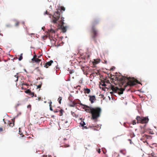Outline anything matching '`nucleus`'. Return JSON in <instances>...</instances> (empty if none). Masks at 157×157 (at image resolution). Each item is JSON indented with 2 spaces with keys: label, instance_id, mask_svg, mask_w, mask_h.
<instances>
[{
  "label": "nucleus",
  "instance_id": "f257e3e1",
  "mask_svg": "<svg viewBox=\"0 0 157 157\" xmlns=\"http://www.w3.org/2000/svg\"><path fill=\"white\" fill-rule=\"evenodd\" d=\"M115 79L116 81H117L120 86L124 85V88H119L118 87L110 84V88L113 91L117 92L118 90H120L118 92L119 94H122L123 91L128 86H133L136 84V83L140 84L141 83L134 78H128L126 77L119 76L118 77L115 76Z\"/></svg>",
  "mask_w": 157,
  "mask_h": 157
},
{
  "label": "nucleus",
  "instance_id": "f03ea898",
  "mask_svg": "<svg viewBox=\"0 0 157 157\" xmlns=\"http://www.w3.org/2000/svg\"><path fill=\"white\" fill-rule=\"evenodd\" d=\"M99 23V21L97 19H94L91 22L92 27L91 32L92 37L94 41L96 40V38L98 35V31L95 29V26L98 24Z\"/></svg>",
  "mask_w": 157,
  "mask_h": 157
},
{
  "label": "nucleus",
  "instance_id": "7ed1b4c3",
  "mask_svg": "<svg viewBox=\"0 0 157 157\" xmlns=\"http://www.w3.org/2000/svg\"><path fill=\"white\" fill-rule=\"evenodd\" d=\"M91 119L93 120H97L101 116V109L99 107H94L91 110Z\"/></svg>",
  "mask_w": 157,
  "mask_h": 157
},
{
  "label": "nucleus",
  "instance_id": "20e7f679",
  "mask_svg": "<svg viewBox=\"0 0 157 157\" xmlns=\"http://www.w3.org/2000/svg\"><path fill=\"white\" fill-rule=\"evenodd\" d=\"M60 9H59L57 10V11L54 13L53 15H52V22L54 24L57 23V21L59 19L60 17V11L61 10L63 11H65V8L63 6L60 7Z\"/></svg>",
  "mask_w": 157,
  "mask_h": 157
},
{
  "label": "nucleus",
  "instance_id": "39448f33",
  "mask_svg": "<svg viewBox=\"0 0 157 157\" xmlns=\"http://www.w3.org/2000/svg\"><path fill=\"white\" fill-rule=\"evenodd\" d=\"M136 119L137 120V123H140L142 124L147 123L149 120L148 117H142L139 116H137Z\"/></svg>",
  "mask_w": 157,
  "mask_h": 157
},
{
  "label": "nucleus",
  "instance_id": "423d86ee",
  "mask_svg": "<svg viewBox=\"0 0 157 157\" xmlns=\"http://www.w3.org/2000/svg\"><path fill=\"white\" fill-rule=\"evenodd\" d=\"M58 140L60 143V145H61V147H70V145L68 144L69 141L66 138L60 137L59 139Z\"/></svg>",
  "mask_w": 157,
  "mask_h": 157
},
{
  "label": "nucleus",
  "instance_id": "0eeeda50",
  "mask_svg": "<svg viewBox=\"0 0 157 157\" xmlns=\"http://www.w3.org/2000/svg\"><path fill=\"white\" fill-rule=\"evenodd\" d=\"M59 125L63 128H67L69 125L68 118L67 117L65 119H62L59 123Z\"/></svg>",
  "mask_w": 157,
  "mask_h": 157
},
{
  "label": "nucleus",
  "instance_id": "6e6552de",
  "mask_svg": "<svg viewBox=\"0 0 157 157\" xmlns=\"http://www.w3.org/2000/svg\"><path fill=\"white\" fill-rule=\"evenodd\" d=\"M88 97L89 98V100L91 103H93L96 100V98L94 95H89Z\"/></svg>",
  "mask_w": 157,
  "mask_h": 157
},
{
  "label": "nucleus",
  "instance_id": "1a4fd4ad",
  "mask_svg": "<svg viewBox=\"0 0 157 157\" xmlns=\"http://www.w3.org/2000/svg\"><path fill=\"white\" fill-rule=\"evenodd\" d=\"M93 107H90L89 106L87 105H85L84 107V109L86 110V111L88 113H91L92 112L91 110H92V108Z\"/></svg>",
  "mask_w": 157,
  "mask_h": 157
},
{
  "label": "nucleus",
  "instance_id": "9d476101",
  "mask_svg": "<svg viewBox=\"0 0 157 157\" xmlns=\"http://www.w3.org/2000/svg\"><path fill=\"white\" fill-rule=\"evenodd\" d=\"M53 62V60H50L49 61L47 62L45 64V65L44 66V67L48 68V67L50 66H51L52 65V64Z\"/></svg>",
  "mask_w": 157,
  "mask_h": 157
},
{
  "label": "nucleus",
  "instance_id": "9b49d317",
  "mask_svg": "<svg viewBox=\"0 0 157 157\" xmlns=\"http://www.w3.org/2000/svg\"><path fill=\"white\" fill-rule=\"evenodd\" d=\"M18 73H17V74L15 75L12 78L13 80L15 82H17L18 80Z\"/></svg>",
  "mask_w": 157,
  "mask_h": 157
},
{
  "label": "nucleus",
  "instance_id": "f8f14e48",
  "mask_svg": "<svg viewBox=\"0 0 157 157\" xmlns=\"http://www.w3.org/2000/svg\"><path fill=\"white\" fill-rule=\"evenodd\" d=\"M12 121V122L9 121L8 123L9 126L11 127H13L14 125V121L13 119Z\"/></svg>",
  "mask_w": 157,
  "mask_h": 157
},
{
  "label": "nucleus",
  "instance_id": "ddd939ff",
  "mask_svg": "<svg viewBox=\"0 0 157 157\" xmlns=\"http://www.w3.org/2000/svg\"><path fill=\"white\" fill-rule=\"evenodd\" d=\"M48 34L49 36H50L51 35V34L53 33L54 34L55 33V31L52 29H50L48 30Z\"/></svg>",
  "mask_w": 157,
  "mask_h": 157
},
{
  "label": "nucleus",
  "instance_id": "4468645a",
  "mask_svg": "<svg viewBox=\"0 0 157 157\" xmlns=\"http://www.w3.org/2000/svg\"><path fill=\"white\" fill-rule=\"evenodd\" d=\"M84 93L85 94H89L90 92V90L88 88H84Z\"/></svg>",
  "mask_w": 157,
  "mask_h": 157
},
{
  "label": "nucleus",
  "instance_id": "2eb2a0df",
  "mask_svg": "<svg viewBox=\"0 0 157 157\" xmlns=\"http://www.w3.org/2000/svg\"><path fill=\"white\" fill-rule=\"evenodd\" d=\"M89 128H90L94 130H98V129L96 128V126L93 125H89Z\"/></svg>",
  "mask_w": 157,
  "mask_h": 157
},
{
  "label": "nucleus",
  "instance_id": "dca6fc26",
  "mask_svg": "<svg viewBox=\"0 0 157 157\" xmlns=\"http://www.w3.org/2000/svg\"><path fill=\"white\" fill-rule=\"evenodd\" d=\"M33 62L36 63H39L41 61V59H39L37 58L35 59L32 60Z\"/></svg>",
  "mask_w": 157,
  "mask_h": 157
},
{
  "label": "nucleus",
  "instance_id": "f3484780",
  "mask_svg": "<svg viewBox=\"0 0 157 157\" xmlns=\"http://www.w3.org/2000/svg\"><path fill=\"white\" fill-rule=\"evenodd\" d=\"M51 42L52 44H55L56 42V39L55 38H53L52 37L51 38H50Z\"/></svg>",
  "mask_w": 157,
  "mask_h": 157
},
{
  "label": "nucleus",
  "instance_id": "a211bd4d",
  "mask_svg": "<svg viewBox=\"0 0 157 157\" xmlns=\"http://www.w3.org/2000/svg\"><path fill=\"white\" fill-rule=\"evenodd\" d=\"M88 68V67H81V69L84 73H85V71L86 72V70H87Z\"/></svg>",
  "mask_w": 157,
  "mask_h": 157
},
{
  "label": "nucleus",
  "instance_id": "6ab92c4d",
  "mask_svg": "<svg viewBox=\"0 0 157 157\" xmlns=\"http://www.w3.org/2000/svg\"><path fill=\"white\" fill-rule=\"evenodd\" d=\"M61 26V29L62 30V31L63 33H65L67 31V29L66 27H64L63 26H63Z\"/></svg>",
  "mask_w": 157,
  "mask_h": 157
},
{
  "label": "nucleus",
  "instance_id": "aec40b11",
  "mask_svg": "<svg viewBox=\"0 0 157 157\" xmlns=\"http://www.w3.org/2000/svg\"><path fill=\"white\" fill-rule=\"evenodd\" d=\"M59 116H62L63 115V113L64 112V110L62 109H60V110H59Z\"/></svg>",
  "mask_w": 157,
  "mask_h": 157
},
{
  "label": "nucleus",
  "instance_id": "412c9836",
  "mask_svg": "<svg viewBox=\"0 0 157 157\" xmlns=\"http://www.w3.org/2000/svg\"><path fill=\"white\" fill-rule=\"evenodd\" d=\"M100 62V61L98 60L94 59L93 62V64L94 65H95L98 64Z\"/></svg>",
  "mask_w": 157,
  "mask_h": 157
},
{
  "label": "nucleus",
  "instance_id": "4be33fe9",
  "mask_svg": "<svg viewBox=\"0 0 157 157\" xmlns=\"http://www.w3.org/2000/svg\"><path fill=\"white\" fill-rule=\"evenodd\" d=\"M64 18L63 17H61V21H60V23L61 24L62 26H63V25H64Z\"/></svg>",
  "mask_w": 157,
  "mask_h": 157
},
{
  "label": "nucleus",
  "instance_id": "5701e85b",
  "mask_svg": "<svg viewBox=\"0 0 157 157\" xmlns=\"http://www.w3.org/2000/svg\"><path fill=\"white\" fill-rule=\"evenodd\" d=\"M71 113L72 115L74 117L76 118H77L78 117V115L76 114L75 112H73L72 111L71 112Z\"/></svg>",
  "mask_w": 157,
  "mask_h": 157
},
{
  "label": "nucleus",
  "instance_id": "b1692460",
  "mask_svg": "<svg viewBox=\"0 0 157 157\" xmlns=\"http://www.w3.org/2000/svg\"><path fill=\"white\" fill-rule=\"evenodd\" d=\"M23 54L21 53L20 54V56H19V57L18 58V60L19 61L23 59L22 57Z\"/></svg>",
  "mask_w": 157,
  "mask_h": 157
},
{
  "label": "nucleus",
  "instance_id": "393cba45",
  "mask_svg": "<svg viewBox=\"0 0 157 157\" xmlns=\"http://www.w3.org/2000/svg\"><path fill=\"white\" fill-rule=\"evenodd\" d=\"M77 104V103L73 101L72 104L70 105L71 107H74L75 106V105Z\"/></svg>",
  "mask_w": 157,
  "mask_h": 157
},
{
  "label": "nucleus",
  "instance_id": "a878e982",
  "mask_svg": "<svg viewBox=\"0 0 157 157\" xmlns=\"http://www.w3.org/2000/svg\"><path fill=\"white\" fill-rule=\"evenodd\" d=\"M62 100V98L61 97H59L58 99V101H59V102L60 104L61 103Z\"/></svg>",
  "mask_w": 157,
  "mask_h": 157
},
{
  "label": "nucleus",
  "instance_id": "bb28decb",
  "mask_svg": "<svg viewBox=\"0 0 157 157\" xmlns=\"http://www.w3.org/2000/svg\"><path fill=\"white\" fill-rule=\"evenodd\" d=\"M80 124H81V126L82 127H83L86 125L84 121H81L80 123Z\"/></svg>",
  "mask_w": 157,
  "mask_h": 157
},
{
  "label": "nucleus",
  "instance_id": "cd10ccee",
  "mask_svg": "<svg viewBox=\"0 0 157 157\" xmlns=\"http://www.w3.org/2000/svg\"><path fill=\"white\" fill-rule=\"evenodd\" d=\"M29 95L31 96L32 97H33L34 96V93L33 92H32L30 91V92L29 94Z\"/></svg>",
  "mask_w": 157,
  "mask_h": 157
},
{
  "label": "nucleus",
  "instance_id": "c85d7f7f",
  "mask_svg": "<svg viewBox=\"0 0 157 157\" xmlns=\"http://www.w3.org/2000/svg\"><path fill=\"white\" fill-rule=\"evenodd\" d=\"M100 84L102 86H106V85L105 84V83L104 82H101L100 83Z\"/></svg>",
  "mask_w": 157,
  "mask_h": 157
},
{
  "label": "nucleus",
  "instance_id": "c756f323",
  "mask_svg": "<svg viewBox=\"0 0 157 157\" xmlns=\"http://www.w3.org/2000/svg\"><path fill=\"white\" fill-rule=\"evenodd\" d=\"M46 14H47V15H49V17H51V15L49 14V13L47 11H46L45 13H44V15H45Z\"/></svg>",
  "mask_w": 157,
  "mask_h": 157
},
{
  "label": "nucleus",
  "instance_id": "7c9ffc66",
  "mask_svg": "<svg viewBox=\"0 0 157 157\" xmlns=\"http://www.w3.org/2000/svg\"><path fill=\"white\" fill-rule=\"evenodd\" d=\"M25 92L27 94H29L30 92V90H27L25 91Z\"/></svg>",
  "mask_w": 157,
  "mask_h": 157
},
{
  "label": "nucleus",
  "instance_id": "2f4dec72",
  "mask_svg": "<svg viewBox=\"0 0 157 157\" xmlns=\"http://www.w3.org/2000/svg\"><path fill=\"white\" fill-rule=\"evenodd\" d=\"M5 130V128L3 129L2 127H0V132H2Z\"/></svg>",
  "mask_w": 157,
  "mask_h": 157
},
{
  "label": "nucleus",
  "instance_id": "473e14b6",
  "mask_svg": "<svg viewBox=\"0 0 157 157\" xmlns=\"http://www.w3.org/2000/svg\"><path fill=\"white\" fill-rule=\"evenodd\" d=\"M37 58L36 55H35L34 56L33 58L32 59V60H34L35 59Z\"/></svg>",
  "mask_w": 157,
  "mask_h": 157
},
{
  "label": "nucleus",
  "instance_id": "72a5a7b5",
  "mask_svg": "<svg viewBox=\"0 0 157 157\" xmlns=\"http://www.w3.org/2000/svg\"><path fill=\"white\" fill-rule=\"evenodd\" d=\"M21 85L22 86L23 85H26V86H29V85L28 84H27V83H23L22 82H21Z\"/></svg>",
  "mask_w": 157,
  "mask_h": 157
},
{
  "label": "nucleus",
  "instance_id": "f704fd0d",
  "mask_svg": "<svg viewBox=\"0 0 157 157\" xmlns=\"http://www.w3.org/2000/svg\"><path fill=\"white\" fill-rule=\"evenodd\" d=\"M88 128H89V127H87V126H84L83 127V128H82L83 129H88Z\"/></svg>",
  "mask_w": 157,
  "mask_h": 157
},
{
  "label": "nucleus",
  "instance_id": "c9c22d12",
  "mask_svg": "<svg viewBox=\"0 0 157 157\" xmlns=\"http://www.w3.org/2000/svg\"><path fill=\"white\" fill-rule=\"evenodd\" d=\"M136 124V121L135 120H134L132 121V124L134 125L135 124Z\"/></svg>",
  "mask_w": 157,
  "mask_h": 157
},
{
  "label": "nucleus",
  "instance_id": "e433bc0d",
  "mask_svg": "<svg viewBox=\"0 0 157 157\" xmlns=\"http://www.w3.org/2000/svg\"><path fill=\"white\" fill-rule=\"evenodd\" d=\"M35 70H36L37 71H38L39 73H40V71L38 67H36L35 69Z\"/></svg>",
  "mask_w": 157,
  "mask_h": 157
},
{
  "label": "nucleus",
  "instance_id": "4c0bfd02",
  "mask_svg": "<svg viewBox=\"0 0 157 157\" xmlns=\"http://www.w3.org/2000/svg\"><path fill=\"white\" fill-rule=\"evenodd\" d=\"M74 72V71H73V70H70L69 71V73L70 74H72Z\"/></svg>",
  "mask_w": 157,
  "mask_h": 157
},
{
  "label": "nucleus",
  "instance_id": "58836bf2",
  "mask_svg": "<svg viewBox=\"0 0 157 157\" xmlns=\"http://www.w3.org/2000/svg\"><path fill=\"white\" fill-rule=\"evenodd\" d=\"M59 110H58L57 109H56V110H54L53 111V112L54 113H57L58 112H59Z\"/></svg>",
  "mask_w": 157,
  "mask_h": 157
},
{
  "label": "nucleus",
  "instance_id": "ea45409f",
  "mask_svg": "<svg viewBox=\"0 0 157 157\" xmlns=\"http://www.w3.org/2000/svg\"><path fill=\"white\" fill-rule=\"evenodd\" d=\"M49 106H52V101H50L49 102Z\"/></svg>",
  "mask_w": 157,
  "mask_h": 157
},
{
  "label": "nucleus",
  "instance_id": "a19ab883",
  "mask_svg": "<svg viewBox=\"0 0 157 157\" xmlns=\"http://www.w3.org/2000/svg\"><path fill=\"white\" fill-rule=\"evenodd\" d=\"M49 107H50V110L52 111L53 110V109H52V106H49Z\"/></svg>",
  "mask_w": 157,
  "mask_h": 157
},
{
  "label": "nucleus",
  "instance_id": "79ce46f5",
  "mask_svg": "<svg viewBox=\"0 0 157 157\" xmlns=\"http://www.w3.org/2000/svg\"><path fill=\"white\" fill-rule=\"evenodd\" d=\"M41 85H39L37 86V88H40L41 87Z\"/></svg>",
  "mask_w": 157,
  "mask_h": 157
},
{
  "label": "nucleus",
  "instance_id": "37998d69",
  "mask_svg": "<svg viewBox=\"0 0 157 157\" xmlns=\"http://www.w3.org/2000/svg\"><path fill=\"white\" fill-rule=\"evenodd\" d=\"M27 108H31V105H29L27 106Z\"/></svg>",
  "mask_w": 157,
  "mask_h": 157
},
{
  "label": "nucleus",
  "instance_id": "c03bdc74",
  "mask_svg": "<svg viewBox=\"0 0 157 157\" xmlns=\"http://www.w3.org/2000/svg\"><path fill=\"white\" fill-rule=\"evenodd\" d=\"M19 22H17L16 23L15 25L16 26H17L19 25Z\"/></svg>",
  "mask_w": 157,
  "mask_h": 157
},
{
  "label": "nucleus",
  "instance_id": "a18cd8bd",
  "mask_svg": "<svg viewBox=\"0 0 157 157\" xmlns=\"http://www.w3.org/2000/svg\"><path fill=\"white\" fill-rule=\"evenodd\" d=\"M6 26L7 27H10L11 26V25L10 24H8L6 25Z\"/></svg>",
  "mask_w": 157,
  "mask_h": 157
},
{
  "label": "nucleus",
  "instance_id": "49530a36",
  "mask_svg": "<svg viewBox=\"0 0 157 157\" xmlns=\"http://www.w3.org/2000/svg\"><path fill=\"white\" fill-rule=\"evenodd\" d=\"M98 152L99 153H100V152H101L100 149H99L98 150Z\"/></svg>",
  "mask_w": 157,
  "mask_h": 157
},
{
  "label": "nucleus",
  "instance_id": "de8ad7c7",
  "mask_svg": "<svg viewBox=\"0 0 157 157\" xmlns=\"http://www.w3.org/2000/svg\"><path fill=\"white\" fill-rule=\"evenodd\" d=\"M42 157H47V155H43L42 156Z\"/></svg>",
  "mask_w": 157,
  "mask_h": 157
},
{
  "label": "nucleus",
  "instance_id": "09e8293b",
  "mask_svg": "<svg viewBox=\"0 0 157 157\" xmlns=\"http://www.w3.org/2000/svg\"><path fill=\"white\" fill-rule=\"evenodd\" d=\"M40 56H38V57H37V58H38H38H40Z\"/></svg>",
  "mask_w": 157,
  "mask_h": 157
},
{
  "label": "nucleus",
  "instance_id": "8fccbe9b",
  "mask_svg": "<svg viewBox=\"0 0 157 157\" xmlns=\"http://www.w3.org/2000/svg\"><path fill=\"white\" fill-rule=\"evenodd\" d=\"M48 157H52V156L51 155H48Z\"/></svg>",
  "mask_w": 157,
  "mask_h": 157
},
{
  "label": "nucleus",
  "instance_id": "3c124183",
  "mask_svg": "<svg viewBox=\"0 0 157 157\" xmlns=\"http://www.w3.org/2000/svg\"><path fill=\"white\" fill-rule=\"evenodd\" d=\"M110 70H113V68H111L110 69Z\"/></svg>",
  "mask_w": 157,
  "mask_h": 157
},
{
  "label": "nucleus",
  "instance_id": "603ef678",
  "mask_svg": "<svg viewBox=\"0 0 157 157\" xmlns=\"http://www.w3.org/2000/svg\"><path fill=\"white\" fill-rule=\"evenodd\" d=\"M78 87H80V86H77V87L78 88Z\"/></svg>",
  "mask_w": 157,
  "mask_h": 157
},
{
  "label": "nucleus",
  "instance_id": "864d4df0",
  "mask_svg": "<svg viewBox=\"0 0 157 157\" xmlns=\"http://www.w3.org/2000/svg\"><path fill=\"white\" fill-rule=\"evenodd\" d=\"M33 34H33V33H32V34H31V35Z\"/></svg>",
  "mask_w": 157,
  "mask_h": 157
},
{
  "label": "nucleus",
  "instance_id": "5fc2aeb1",
  "mask_svg": "<svg viewBox=\"0 0 157 157\" xmlns=\"http://www.w3.org/2000/svg\"><path fill=\"white\" fill-rule=\"evenodd\" d=\"M80 105H82V104H80Z\"/></svg>",
  "mask_w": 157,
  "mask_h": 157
},
{
  "label": "nucleus",
  "instance_id": "6e6d98bb",
  "mask_svg": "<svg viewBox=\"0 0 157 157\" xmlns=\"http://www.w3.org/2000/svg\"><path fill=\"white\" fill-rule=\"evenodd\" d=\"M112 92H110V93L111 94H112Z\"/></svg>",
  "mask_w": 157,
  "mask_h": 157
},
{
  "label": "nucleus",
  "instance_id": "4d7b16f0",
  "mask_svg": "<svg viewBox=\"0 0 157 157\" xmlns=\"http://www.w3.org/2000/svg\"><path fill=\"white\" fill-rule=\"evenodd\" d=\"M127 157H129V156H127Z\"/></svg>",
  "mask_w": 157,
  "mask_h": 157
}]
</instances>
